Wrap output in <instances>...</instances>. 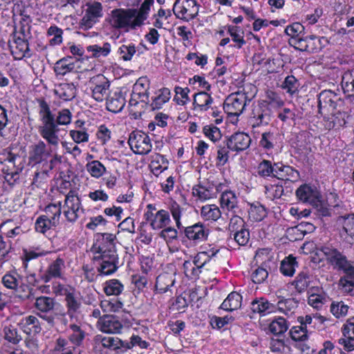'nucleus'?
I'll return each instance as SVG.
<instances>
[{"mask_svg":"<svg viewBox=\"0 0 354 354\" xmlns=\"http://www.w3.org/2000/svg\"><path fill=\"white\" fill-rule=\"evenodd\" d=\"M124 290V286L118 279L106 281L104 285V291L106 295H119Z\"/></svg>","mask_w":354,"mask_h":354,"instance_id":"43","label":"nucleus"},{"mask_svg":"<svg viewBox=\"0 0 354 354\" xmlns=\"http://www.w3.org/2000/svg\"><path fill=\"white\" fill-rule=\"evenodd\" d=\"M297 261L295 258L289 256L281 263L280 270L283 275L292 276L295 272Z\"/></svg>","mask_w":354,"mask_h":354,"instance_id":"47","label":"nucleus"},{"mask_svg":"<svg viewBox=\"0 0 354 354\" xmlns=\"http://www.w3.org/2000/svg\"><path fill=\"white\" fill-rule=\"evenodd\" d=\"M294 284L296 290L299 292H302L308 286L309 284V276L307 273L301 272L296 277L294 281Z\"/></svg>","mask_w":354,"mask_h":354,"instance_id":"64","label":"nucleus"},{"mask_svg":"<svg viewBox=\"0 0 354 354\" xmlns=\"http://www.w3.org/2000/svg\"><path fill=\"white\" fill-rule=\"evenodd\" d=\"M72 333L68 336V342L70 346L77 347L80 351V346L85 337V332L75 324L70 325Z\"/></svg>","mask_w":354,"mask_h":354,"instance_id":"37","label":"nucleus"},{"mask_svg":"<svg viewBox=\"0 0 354 354\" xmlns=\"http://www.w3.org/2000/svg\"><path fill=\"white\" fill-rule=\"evenodd\" d=\"M201 215L206 221H217L221 216V212L216 205H206L202 207Z\"/></svg>","mask_w":354,"mask_h":354,"instance_id":"40","label":"nucleus"},{"mask_svg":"<svg viewBox=\"0 0 354 354\" xmlns=\"http://www.w3.org/2000/svg\"><path fill=\"white\" fill-rule=\"evenodd\" d=\"M175 274L173 273L163 272L160 274L156 281V290L159 293H165L175 283Z\"/></svg>","mask_w":354,"mask_h":354,"instance_id":"30","label":"nucleus"},{"mask_svg":"<svg viewBox=\"0 0 354 354\" xmlns=\"http://www.w3.org/2000/svg\"><path fill=\"white\" fill-rule=\"evenodd\" d=\"M46 216L51 220L53 224H58L61 215V203L58 204H50L45 208Z\"/></svg>","mask_w":354,"mask_h":354,"instance_id":"50","label":"nucleus"},{"mask_svg":"<svg viewBox=\"0 0 354 354\" xmlns=\"http://www.w3.org/2000/svg\"><path fill=\"white\" fill-rule=\"evenodd\" d=\"M159 92L158 95L153 100L151 104L153 110L160 109L171 97V92L168 88H162Z\"/></svg>","mask_w":354,"mask_h":354,"instance_id":"45","label":"nucleus"},{"mask_svg":"<svg viewBox=\"0 0 354 354\" xmlns=\"http://www.w3.org/2000/svg\"><path fill=\"white\" fill-rule=\"evenodd\" d=\"M306 51L315 53L320 50L328 43V39L324 37H317L314 35L306 36Z\"/></svg>","mask_w":354,"mask_h":354,"instance_id":"36","label":"nucleus"},{"mask_svg":"<svg viewBox=\"0 0 354 354\" xmlns=\"http://www.w3.org/2000/svg\"><path fill=\"white\" fill-rule=\"evenodd\" d=\"M172 10L176 18L189 21L198 15V5L196 0H176Z\"/></svg>","mask_w":354,"mask_h":354,"instance_id":"7","label":"nucleus"},{"mask_svg":"<svg viewBox=\"0 0 354 354\" xmlns=\"http://www.w3.org/2000/svg\"><path fill=\"white\" fill-rule=\"evenodd\" d=\"M275 167V163L272 164L271 161L263 160H262L257 167L258 174L263 178L274 177Z\"/></svg>","mask_w":354,"mask_h":354,"instance_id":"46","label":"nucleus"},{"mask_svg":"<svg viewBox=\"0 0 354 354\" xmlns=\"http://www.w3.org/2000/svg\"><path fill=\"white\" fill-rule=\"evenodd\" d=\"M65 262L63 259L57 257L50 263L46 271L40 274V279L44 283H48L53 279H62L64 277Z\"/></svg>","mask_w":354,"mask_h":354,"instance_id":"19","label":"nucleus"},{"mask_svg":"<svg viewBox=\"0 0 354 354\" xmlns=\"http://www.w3.org/2000/svg\"><path fill=\"white\" fill-rule=\"evenodd\" d=\"M221 206L223 209L232 214H239L241 209L238 205V198L232 191H225L222 193L220 198Z\"/></svg>","mask_w":354,"mask_h":354,"instance_id":"27","label":"nucleus"},{"mask_svg":"<svg viewBox=\"0 0 354 354\" xmlns=\"http://www.w3.org/2000/svg\"><path fill=\"white\" fill-rule=\"evenodd\" d=\"M169 212L165 209H160L155 213L145 212L144 217L147 221L149 222L153 230H160L167 227L171 223L170 213L176 221V227L180 229L182 227L180 222L182 207L177 203L173 202L169 205Z\"/></svg>","mask_w":354,"mask_h":354,"instance_id":"2","label":"nucleus"},{"mask_svg":"<svg viewBox=\"0 0 354 354\" xmlns=\"http://www.w3.org/2000/svg\"><path fill=\"white\" fill-rule=\"evenodd\" d=\"M205 136L214 142L221 138L220 129L214 124L205 125L203 128Z\"/></svg>","mask_w":354,"mask_h":354,"instance_id":"60","label":"nucleus"},{"mask_svg":"<svg viewBox=\"0 0 354 354\" xmlns=\"http://www.w3.org/2000/svg\"><path fill=\"white\" fill-rule=\"evenodd\" d=\"M92 89V97L97 102L107 98L110 82L101 74L93 77L90 80Z\"/></svg>","mask_w":354,"mask_h":354,"instance_id":"15","label":"nucleus"},{"mask_svg":"<svg viewBox=\"0 0 354 354\" xmlns=\"http://www.w3.org/2000/svg\"><path fill=\"white\" fill-rule=\"evenodd\" d=\"M174 91L176 93V95L174 96V100L178 105L183 106L190 101V99L188 95L189 93L190 92L189 88H182L180 86H176Z\"/></svg>","mask_w":354,"mask_h":354,"instance_id":"57","label":"nucleus"},{"mask_svg":"<svg viewBox=\"0 0 354 354\" xmlns=\"http://www.w3.org/2000/svg\"><path fill=\"white\" fill-rule=\"evenodd\" d=\"M47 35L53 36V38L49 41L50 46H57L62 43L63 30L57 26H50L47 30Z\"/></svg>","mask_w":354,"mask_h":354,"instance_id":"51","label":"nucleus"},{"mask_svg":"<svg viewBox=\"0 0 354 354\" xmlns=\"http://www.w3.org/2000/svg\"><path fill=\"white\" fill-rule=\"evenodd\" d=\"M71 57H64L55 63L54 71L57 75H64L74 69V64L69 63Z\"/></svg>","mask_w":354,"mask_h":354,"instance_id":"44","label":"nucleus"},{"mask_svg":"<svg viewBox=\"0 0 354 354\" xmlns=\"http://www.w3.org/2000/svg\"><path fill=\"white\" fill-rule=\"evenodd\" d=\"M185 236L195 244L207 240L209 235V229L201 223L188 226L184 230Z\"/></svg>","mask_w":354,"mask_h":354,"instance_id":"21","label":"nucleus"},{"mask_svg":"<svg viewBox=\"0 0 354 354\" xmlns=\"http://www.w3.org/2000/svg\"><path fill=\"white\" fill-rule=\"evenodd\" d=\"M274 176L279 180L297 181L299 178V173L297 170L289 165H285L282 162L275 163L274 168Z\"/></svg>","mask_w":354,"mask_h":354,"instance_id":"25","label":"nucleus"},{"mask_svg":"<svg viewBox=\"0 0 354 354\" xmlns=\"http://www.w3.org/2000/svg\"><path fill=\"white\" fill-rule=\"evenodd\" d=\"M3 333L4 338L13 344H18L22 339L17 328L14 326L10 325L8 326H5L3 328Z\"/></svg>","mask_w":354,"mask_h":354,"instance_id":"52","label":"nucleus"},{"mask_svg":"<svg viewBox=\"0 0 354 354\" xmlns=\"http://www.w3.org/2000/svg\"><path fill=\"white\" fill-rule=\"evenodd\" d=\"M86 167L91 176L96 178L101 177L106 171V167L99 160L88 162Z\"/></svg>","mask_w":354,"mask_h":354,"instance_id":"48","label":"nucleus"},{"mask_svg":"<svg viewBox=\"0 0 354 354\" xmlns=\"http://www.w3.org/2000/svg\"><path fill=\"white\" fill-rule=\"evenodd\" d=\"M1 283L22 300L29 299L32 295V288L24 282L23 277L15 270L6 273L1 278Z\"/></svg>","mask_w":354,"mask_h":354,"instance_id":"4","label":"nucleus"},{"mask_svg":"<svg viewBox=\"0 0 354 354\" xmlns=\"http://www.w3.org/2000/svg\"><path fill=\"white\" fill-rule=\"evenodd\" d=\"M250 308L252 313H258L261 316L274 313L277 310L275 304L263 297L253 300L251 302Z\"/></svg>","mask_w":354,"mask_h":354,"instance_id":"29","label":"nucleus"},{"mask_svg":"<svg viewBox=\"0 0 354 354\" xmlns=\"http://www.w3.org/2000/svg\"><path fill=\"white\" fill-rule=\"evenodd\" d=\"M100 329L106 333H120L122 324L117 317L113 315L104 316L99 322Z\"/></svg>","mask_w":354,"mask_h":354,"instance_id":"28","label":"nucleus"},{"mask_svg":"<svg viewBox=\"0 0 354 354\" xmlns=\"http://www.w3.org/2000/svg\"><path fill=\"white\" fill-rule=\"evenodd\" d=\"M60 290L62 291L61 295L64 296V302L66 308V311L59 313V317L66 325L67 320L66 315H68L71 319H76L77 315L80 313L82 303L78 294L73 288H66L63 286L59 285Z\"/></svg>","mask_w":354,"mask_h":354,"instance_id":"5","label":"nucleus"},{"mask_svg":"<svg viewBox=\"0 0 354 354\" xmlns=\"http://www.w3.org/2000/svg\"><path fill=\"white\" fill-rule=\"evenodd\" d=\"M326 254L327 261L334 269L343 271L348 277L354 278V263L348 260L343 252L337 249H329Z\"/></svg>","mask_w":354,"mask_h":354,"instance_id":"6","label":"nucleus"},{"mask_svg":"<svg viewBox=\"0 0 354 354\" xmlns=\"http://www.w3.org/2000/svg\"><path fill=\"white\" fill-rule=\"evenodd\" d=\"M128 143L131 149L136 154H148L152 149L149 137L142 131H132L129 135Z\"/></svg>","mask_w":354,"mask_h":354,"instance_id":"9","label":"nucleus"},{"mask_svg":"<svg viewBox=\"0 0 354 354\" xmlns=\"http://www.w3.org/2000/svg\"><path fill=\"white\" fill-rule=\"evenodd\" d=\"M289 333L292 339L295 342H304L308 339L307 328L301 325L293 326Z\"/></svg>","mask_w":354,"mask_h":354,"instance_id":"55","label":"nucleus"},{"mask_svg":"<svg viewBox=\"0 0 354 354\" xmlns=\"http://www.w3.org/2000/svg\"><path fill=\"white\" fill-rule=\"evenodd\" d=\"M246 98L243 93L237 92L230 94L224 102V111L229 115H240L246 106Z\"/></svg>","mask_w":354,"mask_h":354,"instance_id":"11","label":"nucleus"},{"mask_svg":"<svg viewBox=\"0 0 354 354\" xmlns=\"http://www.w3.org/2000/svg\"><path fill=\"white\" fill-rule=\"evenodd\" d=\"M288 328L287 321L282 317L275 318L269 325V330L274 335H281L286 332Z\"/></svg>","mask_w":354,"mask_h":354,"instance_id":"42","label":"nucleus"},{"mask_svg":"<svg viewBox=\"0 0 354 354\" xmlns=\"http://www.w3.org/2000/svg\"><path fill=\"white\" fill-rule=\"evenodd\" d=\"M264 187L265 193L272 199L280 198L283 195L284 189L281 185H269Z\"/></svg>","mask_w":354,"mask_h":354,"instance_id":"63","label":"nucleus"},{"mask_svg":"<svg viewBox=\"0 0 354 354\" xmlns=\"http://www.w3.org/2000/svg\"><path fill=\"white\" fill-rule=\"evenodd\" d=\"M88 52L92 53V55L95 57H99L101 56L105 57L108 55L111 51V45L109 43H104L102 46L99 45H91L86 47Z\"/></svg>","mask_w":354,"mask_h":354,"instance_id":"53","label":"nucleus"},{"mask_svg":"<svg viewBox=\"0 0 354 354\" xmlns=\"http://www.w3.org/2000/svg\"><path fill=\"white\" fill-rule=\"evenodd\" d=\"M275 306L278 311L288 315L297 308L298 302L294 298L281 299Z\"/></svg>","mask_w":354,"mask_h":354,"instance_id":"41","label":"nucleus"},{"mask_svg":"<svg viewBox=\"0 0 354 354\" xmlns=\"http://www.w3.org/2000/svg\"><path fill=\"white\" fill-rule=\"evenodd\" d=\"M85 14L80 21V28L84 30L91 28L103 15L102 3L97 1L86 3Z\"/></svg>","mask_w":354,"mask_h":354,"instance_id":"10","label":"nucleus"},{"mask_svg":"<svg viewBox=\"0 0 354 354\" xmlns=\"http://www.w3.org/2000/svg\"><path fill=\"white\" fill-rule=\"evenodd\" d=\"M100 306L104 312L115 313L119 311L123 306L122 302L117 299L111 300H104L101 301Z\"/></svg>","mask_w":354,"mask_h":354,"instance_id":"58","label":"nucleus"},{"mask_svg":"<svg viewBox=\"0 0 354 354\" xmlns=\"http://www.w3.org/2000/svg\"><path fill=\"white\" fill-rule=\"evenodd\" d=\"M118 53L124 61L131 60L133 56L136 53L135 45L129 44L128 45L123 44L118 48Z\"/></svg>","mask_w":354,"mask_h":354,"instance_id":"62","label":"nucleus"},{"mask_svg":"<svg viewBox=\"0 0 354 354\" xmlns=\"http://www.w3.org/2000/svg\"><path fill=\"white\" fill-rule=\"evenodd\" d=\"M213 103V98L206 91H201L194 95V109L205 111L208 110Z\"/></svg>","mask_w":354,"mask_h":354,"instance_id":"34","label":"nucleus"},{"mask_svg":"<svg viewBox=\"0 0 354 354\" xmlns=\"http://www.w3.org/2000/svg\"><path fill=\"white\" fill-rule=\"evenodd\" d=\"M65 205L68 209L64 211L66 219L70 222H75L80 216V212H83L81 201L74 190H70L65 198Z\"/></svg>","mask_w":354,"mask_h":354,"instance_id":"14","label":"nucleus"},{"mask_svg":"<svg viewBox=\"0 0 354 354\" xmlns=\"http://www.w3.org/2000/svg\"><path fill=\"white\" fill-rule=\"evenodd\" d=\"M242 296L236 292H232L228 295L227 297L223 301L221 306V308L232 311L239 308L241 306Z\"/></svg>","mask_w":354,"mask_h":354,"instance_id":"35","label":"nucleus"},{"mask_svg":"<svg viewBox=\"0 0 354 354\" xmlns=\"http://www.w3.org/2000/svg\"><path fill=\"white\" fill-rule=\"evenodd\" d=\"M348 306L343 301H333L330 305V312L337 318L346 315Z\"/></svg>","mask_w":354,"mask_h":354,"instance_id":"59","label":"nucleus"},{"mask_svg":"<svg viewBox=\"0 0 354 354\" xmlns=\"http://www.w3.org/2000/svg\"><path fill=\"white\" fill-rule=\"evenodd\" d=\"M183 266L185 276L192 279H198L202 272L201 270H198L190 260L185 261Z\"/></svg>","mask_w":354,"mask_h":354,"instance_id":"61","label":"nucleus"},{"mask_svg":"<svg viewBox=\"0 0 354 354\" xmlns=\"http://www.w3.org/2000/svg\"><path fill=\"white\" fill-rule=\"evenodd\" d=\"M57 225L53 224V222L48 218V216H40L35 222V227L37 232L44 234L47 230Z\"/></svg>","mask_w":354,"mask_h":354,"instance_id":"54","label":"nucleus"},{"mask_svg":"<svg viewBox=\"0 0 354 354\" xmlns=\"http://www.w3.org/2000/svg\"><path fill=\"white\" fill-rule=\"evenodd\" d=\"M53 352L54 354H82L77 347L70 346L67 339L62 337L55 340Z\"/></svg>","mask_w":354,"mask_h":354,"instance_id":"32","label":"nucleus"},{"mask_svg":"<svg viewBox=\"0 0 354 354\" xmlns=\"http://www.w3.org/2000/svg\"><path fill=\"white\" fill-rule=\"evenodd\" d=\"M272 111L268 104L260 102L252 110L251 121L252 127L267 125L271 120Z\"/></svg>","mask_w":354,"mask_h":354,"instance_id":"16","label":"nucleus"},{"mask_svg":"<svg viewBox=\"0 0 354 354\" xmlns=\"http://www.w3.org/2000/svg\"><path fill=\"white\" fill-rule=\"evenodd\" d=\"M55 304L56 302L53 298L46 296L37 297L35 302V308L39 311L38 315L50 326H54L55 319L59 318V313H50L53 310Z\"/></svg>","mask_w":354,"mask_h":354,"instance_id":"8","label":"nucleus"},{"mask_svg":"<svg viewBox=\"0 0 354 354\" xmlns=\"http://www.w3.org/2000/svg\"><path fill=\"white\" fill-rule=\"evenodd\" d=\"M267 215L266 209L259 202L250 204L248 210L249 218L254 222L262 221Z\"/></svg>","mask_w":354,"mask_h":354,"instance_id":"39","label":"nucleus"},{"mask_svg":"<svg viewBox=\"0 0 354 354\" xmlns=\"http://www.w3.org/2000/svg\"><path fill=\"white\" fill-rule=\"evenodd\" d=\"M318 111L320 114L325 112H333L340 100L337 95L331 90H324L317 96Z\"/></svg>","mask_w":354,"mask_h":354,"instance_id":"18","label":"nucleus"},{"mask_svg":"<svg viewBox=\"0 0 354 354\" xmlns=\"http://www.w3.org/2000/svg\"><path fill=\"white\" fill-rule=\"evenodd\" d=\"M18 326L24 333L28 335H34L41 331V326L39 319L33 315L22 317L18 322Z\"/></svg>","mask_w":354,"mask_h":354,"instance_id":"26","label":"nucleus"},{"mask_svg":"<svg viewBox=\"0 0 354 354\" xmlns=\"http://www.w3.org/2000/svg\"><path fill=\"white\" fill-rule=\"evenodd\" d=\"M94 344L97 348L115 351L124 346V342L118 337L97 335L95 336Z\"/></svg>","mask_w":354,"mask_h":354,"instance_id":"24","label":"nucleus"},{"mask_svg":"<svg viewBox=\"0 0 354 354\" xmlns=\"http://www.w3.org/2000/svg\"><path fill=\"white\" fill-rule=\"evenodd\" d=\"M218 252V250H217L215 252H212L211 254L207 252H198L194 257L192 261L194 266L197 268L198 270H201L202 271V268L210 260V258L214 256Z\"/></svg>","mask_w":354,"mask_h":354,"instance_id":"49","label":"nucleus"},{"mask_svg":"<svg viewBox=\"0 0 354 354\" xmlns=\"http://www.w3.org/2000/svg\"><path fill=\"white\" fill-rule=\"evenodd\" d=\"M37 102L39 107V115L41 122L38 127V132L49 146L57 147L60 141L58 136L59 131L58 125L70 124L72 113L68 109H64L58 112L55 118L50 110V106L44 99H38Z\"/></svg>","mask_w":354,"mask_h":354,"instance_id":"1","label":"nucleus"},{"mask_svg":"<svg viewBox=\"0 0 354 354\" xmlns=\"http://www.w3.org/2000/svg\"><path fill=\"white\" fill-rule=\"evenodd\" d=\"M217 161L218 164L224 165L229 159V152L231 151L227 145V140H224L221 144L217 146Z\"/></svg>","mask_w":354,"mask_h":354,"instance_id":"56","label":"nucleus"},{"mask_svg":"<svg viewBox=\"0 0 354 354\" xmlns=\"http://www.w3.org/2000/svg\"><path fill=\"white\" fill-rule=\"evenodd\" d=\"M93 260L98 263L97 270L100 274L109 275L115 272L118 269V254H95Z\"/></svg>","mask_w":354,"mask_h":354,"instance_id":"12","label":"nucleus"},{"mask_svg":"<svg viewBox=\"0 0 354 354\" xmlns=\"http://www.w3.org/2000/svg\"><path fill=\"white\" fill-rule=\"evenodd\" d=\"M154 0H145L140 5L139 9L132 8L135 10V18L137 19V24L141 27L144 24V21L148 18L151 7L153 6Z\"/></svg>","mask_w":354,"mask_h":354,"instance_id":"38","label":"nucleus"},{"mask_svg":"<svg viewBox=\"0 0 354 354\" xmlns=\"http://www.w3.org/2000/svg\"><path fill=\"white\" fill-rule=\"evenodd\" d=\"M115 235L111 233H103L98 235L96 243L93 245L95 254H117L115 250Z\"/></svg>","mask_w":354,"mask_h":354,"instance_id":"17","label":"nucleus"},{"mask_svg":"<svg viewBox=\"0 0 354 354\" xmlns=\"http://www.w3.org/2000/svg\"><path fill=\"white\" fill-rule=\"evenodd\" d=\"M135 12L132 8L113 9L111 11L109 23L115 29L136 30L140 26L135 18Z\"/></svg>","mask_w":354,"mask_h":354,"instance_id":"3","label":"nucleus"},{"mask_svg":"<svg viewBox=\"0 0 354 354\" xmlns=\"http://www.w3.org/2000/svg\"><path fill=\"white\" fill-rule=\"evenodd\" d=\"M298 199L304 203L318 207L320 205V195L316 189L308 185H301L296 191Z\"/></svg>","mask_w":354,"mask_h":354,"instance_id":"20","label":"nucleus"},{"mask_svg":"<svg viewBox=\"0 0 354 354\" xmlns=\"http://www.w3.org/2000/svg\"><path fill=\"white\" fill-rule=\"evenodd\" d=\"M76 86L73 83H61L54 91L55 94L65 101L73 100L76 96Z\"/></svg>","mask_w":354,"mask_h":354,"instance_id":"31","label":"nucleus"},{"mask_svg":"<svg viewBox=\"0 0 354 354\" xmlns=\"http://www.w3.org/2000/svg\"><path fill=\"white\" fill-rule=\"evenodd\" d=\"M228 148L232 151H240L248 149L251 142L249 135L243 132H237L226 138Z\"/></svg>","mask_w":354,"mask_h":354,"instance_id":"22","label":"nucleus"},{"mask_svg":"<svg viewBox=\"0 0 354 354\" xmlns=\"http://www.w3.org/2000/svg\"><path fill=\"white\" fill-rule=\"evenodd\" d=\"M126 103L123 95L120 92H115L106 100V109L113 113L121 111Z\"/></svg>","mask_w":354,"mask_h":354,"instance_id":"33","label":"nucleus"},{"mask_svg":"<svg viewBox=\"0 0 354 354\" xmlns=\"http://www.w3.org/2000/svg\"><path fill=\"white\" fill-rule=\"evenodd\" d=\"M51 150L48 149L47 145L42 140L32 146L29 153V160L33 164H39L46 161L50 156Z\"/></svg>","mask_w":354,"mask_h":354,"instance_id":"23","label":"nucleus"},{"mask_svg":"<svg viewBox=\"0 0 354 354\" xmlns=\"http://www.w3.org/2000/svg\"><path fill=\"white\" fill-rule=\"evenodd\" d=\"M336 225L340 236L348 243H354V214L339 216L336 219Z\"/></svg>","mask_w":354,"mask_h":354,"instance_id":"13","label":"nucleus"}]
</instances>
